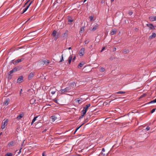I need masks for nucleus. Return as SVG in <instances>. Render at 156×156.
Returning a JSON list of instances; mask_svg holds the SVG:
<instances>
[{"mask_svg": "<svg viewBox=\"0 0 156 156\" xmlns=\"http://www.w3.org/2000/svg\"><path fill=\"white\" fill-rule=\"evenodd\" d=\"M156 103V98L155 99L151 101L150 102L148 103L147 104H152V103Z\"/></svg>", "mask_w": 156, "mask_h": 156, "instance_id": "4be33fe9", "label": "nucleus"}, {"mask_svg": "<svg viewBox=\"0 0 156 156\" xmlns=\"http://www.w3.org/2000/svg\"><path fill=\"white\" fill-rule=\"evenodd\" d=\"M32 2H31L29 4V5H28V6H29V7H30V5H31V3H32Z\"/></svg>", "mask_w": 156, "mask_h": 156, "instance_id": "4d7b16f0", "label": "nucleus"}, {"mask_svg": "<svg viewBox=\"0 0 156 156\" xmlns=\"http://www.w3.org/2000/svg\"><path fill=\"white\" fill-rule=\"evenodd\" d=\"M128 13L130 16H131L133 14V12L131 11H129V12Z\"/></svg>", "mask_w": 156, "mask_h": 156, "instance_id": "a18cd8bd", "label": "nucleus"}, {"mask_svg": "<svg viewBox=\"0 0 156 156\" xmlns=\"http://www.w3.org/2000/svg\"><path fill=\"white\" fill-rule=\"evenodd\" d=\"M15 142L14 141H12L8 143L7 146L9 147L13 146L15 145Z\"/></svg>", "mask_w": 156, "mask_h": 156, "instance_id": "ddd939ff", "label": "nucleus"}, {"mask_svg": "<svg viewBox=\"0 0 156 156\" xmlns=\"http://www.w3.org/2000/svg\"><path fill=\"white\" fill-rule=\"evenodd\" d=\"M64 61V59L63 58V55L62 54L61 56V58L60 59V60L59 61L60 62H61L62 61Z\"/></svg>", "mask_w": 156, "mask_h": 156, "instance_id": "c9c22d12", "label": "nucleus"}, {"mask_svg": "<svg viewBox=\"0 0 156 156\" xmlns=\"http://www.w3.org/2000/svg\"><path fill=\"white\" fill-rule=\"evenodd\" d=\"M76 85V83L75 82H72L70 84V86L69 87H72L73 88H74L75 87Z\"/></svg>", "mask_w": 156, "mask_h": 156, "instance_id": "a211bd4d", "label": "nucleus"}, {"mask_svg": "<svg viewBox=\"0 0 156 156\" xmlns=\"http://www.w3.org/2000/svg\"><path fill=\"white\" fill-rule=\"evenodd\" d=\"M29 8V6H27L25 8V9L23 10V11L22 13V14H23V13H24V12H25L27 11V10Z\"/></svg>", "mask_w": 156, "mask_h": 156, "instance_id": "393cba45", "label": "nucleus"}, {"mask_svg": "<svg viewBox=\"0 0 156 156\" xmlns=\"http://www.w3.org/2000/svg\"><path fill=\"white\" fill-rule=\"evenodd\" d=\"M92 47H93V45H91L89 47V48H92Z\"/></svg>", "mask_w": 156, "mask_h": 156, "instance_id": "13d9d810", "label": "nucleus"}, {"mask_svg": "<svg viewBox=\"0 0 156 156\" xmlns=\"http://www.w3.org/2000/svg\"><path fill=\"white\" fill-rule=\"evenodd\" d=\"M105 49V47H103L102 49L101 50V52H102Z\"/></svg>", "mask_w": 156, "mask_h": 156, "instance_id": "6e6d98bb", "label": "nucleus"}, {"mask_svg": "<svg viewBox=\"0 0 156 156\" xmlns=\"http://www.w3.org/2000/svg\"><path fill=\"white\" fill-rule=\"evenodd\" d=\"M150 129V127L148 126H147L146 128V130H147V131H148Z\"/></svg>", "mask_w": 156, "mask_h": 156, "instance_id": "37998d69", "label": "nucleus"}, {"mask_svg": "<svg viewBox=\"0 0 156 156\" xmlns=\"http://www.w3.org/2000/svg\"><path fill=\"white\" fill-rule=\"evenodd\" d=\"M85 50V49L84 48L81 49L79 52V55L80 56H83Z\"/></svg>", "mask_w": 156, "mask_h": 156, "instance_id": "20e7f679", "label": "nucleus"}, {"mask_svg": "<svg viewBox=\"0 0 156 156\" xmlns=\"http://www.w3.org/2000/svg\"><path fill=\"white\" fill-rule=\"evenodd\" d=\"M147 26L149 27L150 30H155L154 27L152 24H147Z\"/></svg>", "mask_w": 156, "mask_h": 156, "instance_id": "0eeeda50", "label": "nucleus"}, {"mask_svg": "<svg viewBox=\"0 0 156 156\" xmlns=\"http://www.w3.org/2000/svg\"><path fill=\"white\" fill-rule=\"evenodd\" d=\"M68 24L69 25H71L72 23L73 22V19L70 17H68Z\"/></svg>", "mask_w": 156, "mask_h": 156, "instance_id": "f8f14e48", "label": "nucleus"}, {"mask_svg": "<svg viewBox=\"0 0 156 156\" xmlns=\"http://www.w3.org/2000/svg\"><path fill=\"white\" fill-rule=\"evenodd\" d=\"M23 80V77L22 76H20L17 80V82L18 83H20L22 82Z\"/></svg>", "mask_w": 156, "mask_h": 156, "instance_id": "6e6552de", "label": "nucleus"}, {"mask_svg": "<svg viewBox=\"0 0 156 156\" xmlns=\"http://www.w3.org/2000/svg\"><path fill=\"white\" fill-rule=\"evenodd\" d=\"M156 109V108H154V109H152L151 111V113H152L153 112H154L155 111Z\"/></svg>", "mask_w": 156, "mask_h": 156, "instance_id": "79ce46f5", "label": "nucleus"}, {"mask_svg": "<svg viewBox=\"0 0 156 156\" xmlns=\"http://www.w3.org/2000/svg\"><path fill=\"white\" fill-rule=\"evenodd\" d=\"M116 48H114L113 49V51H116Z\"/></svg>", "mask_w": 156, "mask_h": 156, "instance_id": "864d4df0", "label": "nucleus"}, {"mask_svg": "<svg viewBox=\"0 0 156 156\" xmlns=\"http://www.w3.org/2000/svg\"><path fill=\"white\" fill-rule=\"evenodd\" d=\"M36 100L34 99H31L30 100V103L31 104H34V102Z\"/></svg>", "mask_w": 156, "mask_h": 156, "instance_id": "a878e982", "label": "nucleus"}, {"mask_svg": "<svg viewBox=\"0 0 156 156\" xmlns=\"http://www.w3.org/2000/svg\"><path fill=\"white\" fill-rule=\"evenodd\" d=\"M2 134V132H1V133H0V135H1V134Z\"/></svg>", "mask_w": 156, "mask_h": 156, "instance_id": "774afa93", "label": "nucleus"}, {"mask_svg": "<svg viewBox=\"0 0 156 156\" xmlns=\"http://www.w3.org/2000/svg\"><path fill=\"white\" fill-rule=\"evenodd\" d=\"M84 115L82 114V115L80 117L79 119H80L83 118V117Z\"/></svg>", "mask_w": 156, "mask_h": 156, "instance_id": "de8ad7c7", "label": "nucleus"}, {"mask_svg": "<svg viewBox=\"0 0 156 156\" xmlns=\"http://www.w3.org/2000/svg\"><path fill=\"white\" fill-rule=\"evenodd\" d=\"M93 18V17L92 16H89V19H90V22H91L92 21Z\"/></svg>", "mask_w": 156, "mask_h": 156, "instance_id": "ea45409f", "label": "nucleus"}, {"mask_svg": "<svg viewBox=\"0 0 156 156\" xmlns=\"http://www.w3.org/2000/svg\"><path fill=\"white\" fill-rule=\"evenodd\" d=\"M156 36V34L154 33H153L149 37V39L150 40L152 39L153 38H154Z\"/></svg>", "mask_w": 156, "mask_h": 156, "instance_id": "4468645a", "label": "nucleus"}, {"mask_svg": "<svg viewBox=\"0 0 156 156\" xmlns=\"http://www.w3.org/2000/svg\"><path fill=\"white\" fill-rule=\"evenodd\" d=\"M129 51L128 50L125 49L123 51V53L125 54H126L129 52Z\"/></svg>", "mask_w": 156, "mask_h": 156, "instance_id": "c85d7f7f", "label": "nucleus"}, {"mask_svg": "<svg viewBox=\"0 0 156 156\" xmlns=\"http://www.w3.org/2000/svg\"><path fill=\"white\" fill-rule=\"evenodd\" d=\"M125 93L126 92H125L122 91H119L116 93L117 94H125Z\"/></svg>", "mask_w": 156, "mask_h": 156, "instance_id": "bb28decb", "label": "nucleus"}, {"mask_svg": "<svg viewBox=\"0 0 156 156\" xmlns=\"http://www.w3.org/2000/svg\"><path fill=\"white\" fill-rule=\"evenodd\" d=\"M54 37H55L54 40H56L58 38V36H54Z\"/></svg>", "mask_w": 156, "mask_h": 156, "instance_id": "09e8293b", "label": "nucleus"}, {"mask_svg": "<svg viewBox=\"0 0 156 156\" xmlns=\"http://www.w3.org/2000/svg\"><path fill=\"white\" fill-rule=\"evenodd\" d=\"M8 122V120L7 119H6V120H4V122H2L1 127V128L2 129H4L5 128V126L7 125V123Z\"/></svg>", "mask_w": 156, "mask_h": 156, "instance_id": "7ed1b4c3", "label": "nucleus"}, {"mask_svg": "<svg viewBox=\"0 0 156 156\" xmlns=\"http://www.w3.org/2000/svg\"><path fill=\"white\" fill-rule=\"evenodd\" d=\"M30 0H28V1L26 2V4H27L30 1Z\"/></svg>", "mask_w": 156, "mask_h": 156, "instance_id": "bf43d9fd", "label": "nucleus"}, {"mask_svg": "<svg viewBox=\"0 0 156 156\" xmlns=\"http://www.w3.org/2000/svg\"><path fill=\"white\" fill-rule=\"evenodd\" d=\"M149 19L151 21H156V16H151L149 17Z\"/></svg>", "mask_w": 156, "mask_h": 156, "instance_id": "423d86ee", "label": "nucleus"}, {"mask_svg": "<svg viewBox=\"0 0 156 156\" xmlns=\"http://www.w3.org/2000/svg\"><path fill=\"white\" fill-rule=\"evenodd\" d=\"M72 55H70L68 58V63L69 64H70L72 59Z\"/></svg>", "mask_w": 156, "mask_h": 156, "instance_id": "412c9836", "label": "nucleus"}, {"mask_svg": "<svg viewBox=\"0 0 156 156\" xmlns=\"http://www.w3.org/2000/svg\"><path fill=\"white\" fill-rule=\"evenodd\" d=\"M23 58H21L20 59H18V60L15 61L14 62V63H13L14 64H16L17 63H18L21 62L22 61H23Z\"/></svg>", "mask_w": 156, "mask_h": 156, "instance_id": "6ab92c4d", "label": "nucleus"}, {"mask_svg": "<svg viewBox=\"0 0 156 156\" xmlns=\"http://www.w3.org/2000/svg\"><path fill=\"white\" fill-rule=\"evenodd\" d=\"M68 30H66L65 32L62 35V37H63L64 38H66L68 36Z\"/></svg>", "mask_w": 156, "mask_h": 156, "instance_id": "9b49d317", "label": "nucleus"}, {"mask_svg": "<svg viewBox=\"0 0 156 156\" xmlns=\"http://www.w3.org/2000/svg\"><path fill=\"white\" fill-rule=\"evenodd\" d=\"M84 124L83 123L80 126H79V127H77L76 129V132L78 130L80 127H81V126L83 124Z\"/></svg>", "mask_w": 156, "mask_h": 156, "instance_id": "58836bf2", "label": "nucleus"}, {"mask_svg": "<svg viewBox=\"0 0 156 156\" xmlns=\"http://www.w3.org/2000/svg\"><path fill=\"white\" fill-rule=\"evenodd\" d=\"M84 28L82 27L80 29V33H82V32H83L84 31Z\"/></svg>", "mask_w": 156, "mask_h": 156, "instance_id": "2f4dec72", "label": "nucleus"}, {"mask_svg": "<svg viewBox=\"0 0 156 156\" xmlns=\"http://www.w3.org/2000/svg\"><path fill=\"white\" fill-rule=\"evenodd\" d=\"M83 64H82L81 63H79L78 66V68H80V67H82L83 66Z\"/></svg>", "mask_w": 156, "mask_h": 156, "instance_id": "473e14b6", "label": "nucleus"}, {"mask_svg": "<svg viewBox=\"0 0 156 156\" xmlns=\"http://www.w3.org/2000/svg\"><path fill=\"white\" fill-rule=\"evenodd\" d=\"M22 149V148H21L19 151L18 152V154H20L21 152V149Z\"/></svg>", "mask_w": 156, "mask_h": 156, "instance_id": "49530a36", "label": "nucleus"}, {"mask_svg": "<svg viewBox=\"0 0 156 156\" xmlns=\"http://www.w3.org/2000/svg\"><path fill=\"white\" fill-rule=\"evenodd\" d=\"M54 101L55 103H56L58 104H59V103L58 102V99H55V100H54Z\"/></svg>", "mask_w": 156, "mask_h": 156, "instance_id": "4c0bfd02", "label": "nucleus"}, {"mask_svg": "<svg viewBox=\"0 0 156 156\" xmlns=\"http://www.w3.org/2000/svg\"><path fill=\"white\" fill-rule=\"evenodd\" d=\"M68 49L69 50H70V49H71V47H70Z\"/></svg>", "mask_w": 156, "mask_h": 156, "instance_id": "052dcab7", "label": "nucleus"}, {"mask_svg": "<svg viewBox=\"0 0 156 156\" xmlns=\"http://www.w3.org/2000/svg\"><path fill=\"white\" fill-rule=\"evenodd\" d=\"M26 3L24 5V6H23V7H25V6L26 5Z\"/></svg>", "mask_w": 156, "mask_h": 156, "instance_id": "338daca9", "label": "nucleus"}, {"mask_svg": "<svg viewBox=\"0 0 156 156\" xmlns=\"http://www.w3.org/2000/svg\"><path fill=\"white\" fill-rule=\"evenodd\" d=\"M116 33V30L115 29L112 30L111 32V34L112 35H114Z\"/></svg>", "mask_w": 156, "mask_h": 156, "instance_id": "5701e85b", "label": "nucleus"}, {"mask_svg": "<svg viewBox=\"0 0 156 156\" xmlns=\"http://www.w3.org/2000/svg\"><path fill=\"white\" fill-rule=\"evenodd\" d=\"M146 95V94H143L142 95H141L140 96V98H143L144 96H145Z\"/></svg>", "mask_w": 156, "mask_h": 156, "instance_id": "c03bdc74", "label": "nucleus"}, {"mask_svg": "<svg viewBox=\"0 0 156 156\" xmlns=\"http://www.w3.org/2000/svg\"><path fill=\"white\" fill-rule=\"evenodd\" d=\"M98 27V24H96L91 29V30L94 31L97 29Z\"/></svg>", "mask_w": 156, "mask_h": 156, "instance_id": "dca6fc26", "label": "nucleus"}, {"mask_svg": "<svg viewBox=\"0 0 156 156\" xmlns=\"http://www.w3.org/2000/svg\"><path fill=\"white\" fill-rule=\"evenodd\" d=\"M87 0H84L83 1V3L85 2Z\"/></svg>", "mask_w": 156, "mask_h": 156, "instance_id": "680f3d73", "label": "nucleus"}, {"mask_svg": "<svg viewBox=\"0 0 156 156\" xmlns=\"http://www.w3.org/2000/svg\"><path fill=\"white\" fill-rule=\"evenodd\" d=\"M114 1V0H111V2H113Z\"/></svg>", "mask_w": 156, "mask_h": 156, "instance_id": "0e129e2a", "label": "nucleus"}, {"mask_svg": "<svg viewBox=\"0 0 156 156\" xmlns=\"http://www.w3.org/2000/svg\"><path fill=\"white\" fill-rule=\"evenodd\" d=\"M83 109L84 110H85V111L87 112V108H84L83 107Z\"/></svg>", "mask_w": 156, "mask_h": 156, "instance_id": "8fccbe9b", "label": "nucleus"}, {"mask_svg": "<svg viewBox=\"0 0 156 156\" xmlns=\"http://www.w3.org/2000/svg\"><path fill=\"white\" fill-rule=\"evenodd\" d=\"M75 58H76V57L75 56H74V57L72 59V61L73 62L74 61V60L75 59Z\"/></svg>", "mask_w": 156, "mask_h": 156, "instance_id": "5fc2aeb1", "label": "nucleus"}, {"mask_svg": "<svg viewBox=\"0 0 156 156\" xmlns=\"http://www.w3.org/2000/svg\"><path fill=\"white\" fill-rule=\"evenodd\" d=\"M10 101V99L9 98H7L3 103V105H7Z\"/></svg>", "mask_w": 156, "mask_h": 156, "instance_id": "1a4fd4ad", "label": "nucleus"}, {"mask_svg": "<svg viewBox=\"0 0 156 156\" xmlns=\"http://www.w3.org/2000/svg\"><path fill=\"white\" fill-rule=\"evenodd\" d=\"M12 156V153H7L5 155V156Z\"/></svg>", "mask_w": 156, "mask_h": 156, "instance_id": "c756f323", "label": "nucleus"}, {"mask_svg": "<svg viewBox=\"0 0 156 156\" xmlns=\"http://www.w3.org/2000/svg\"><path fill=\"white\" fill-rule=\"evenodd\" d=\"M71 90L70 87H67L66 88L63 89H61L59 91V93L61 94H62L64 93H68Z\"/></svg>", "mask_w": 156, "mask_h": 156, "instance_id": "f257e3e1", "label": "nucleus"}, {"mask_svg": "<svg viewBox=\"0 0 156 156\" xmlns=\"http://www.w3.org/2000/svg\"><path fill=\"white\" fill-rule=\"evenodd\" d=\"M100 156H107V154L103 152H101L100 154Z\"/></svg>", "mask_w": 156, "mask_h": 156, "instance_id": "cd10ccee", "label": "nucleus"}, {"mask_svg": "<svg viewBox=\"0 0 156 156\" xmlns=\"http://www.w3.org/2000/svg\"><path fill=\"white\" fill-rule=\"evenodd\" d=\"M38 116L35 117L33 119L31 122V125H32L35 122L36 119L38 118Z\"/></svg>", "mask_w": 156, "mask_h": 156, "instance_id": "aec40b11", "label": "nucleus"}, {"mask_svg": "<svg viewBox=\"0 0 156 156\" xmlns=\"http://www.w3.org/2000/svg\"><path fill=\"white\" fill-rule=\"evenodd\" d=\"M90 104H88L86 105L84 107V108H88L90 106Z\"/></svg>", "mask_w": 156, "mask_h": 156, "instance_id": "7c9ffc66", "label": "nucleus"}, {"mask_svg": "<svg viewBox=\"0 0 156 156\" xmlns=\"http://www.w3.org/2000/svg\"><path fill=\"white\" fill-rule=\"evenodd\" d=\"M57 34V31L56 30H54L53 31V33L52 34V35L53 36H55Z\"/></svg>", "mask_w": 156, "mask_h": 156, "instance_id": "b1692460", "label": "nucleus"}, {"mask_svg": "<svg viewBox=\"0 0 156 156\" xmlns=\"http://www.w3.org/2000/svg\"><path fill=\"white\" fill-rule=\"evenodd\" d=\"M34 76V74L33 72H31L29 74L28 79V80H30L32 78H33Z\"/></svg>", "mask_w": 156, "mask_h": 156, "instance_id": "9d476101", "label": "nucleus"}, {"mask_svg": "<svg viewBox=\"0 0 156 156\" xmlns=\"http://www.w3.org/2000/svg\"><path fill=\"white\" fill-rule=\"evenodd\" d=\"M23 116V113L22 112V113L20 114L19 115L17 116L16 118V119L19 120Z\"/></svg>", "mask_w": 156, "mask_h": 156, "instance_id": "2eb2a0df", "label": "nucleus"}, {"mask_svg": "<svg viewBox=\"0 0 156 156\" xmlns=\"http://www.w3.org/2000/svg\"><path fill=\"white\" fill-rule=\"evenodd\" d=\"M41 63L42 64H43V65H45L46 66H47L48 65L49 63V61L48 60H47V61L43 60L42 61H41Z\"/></svg>", "mask_w": 156, "mask_h": 156, "instance_id": "39448f33", "label": "nucleus"}, {"mask_svg": "<svg viewBox=\"0 0 156 156\" xmlns=\"http://www.w3.org/2000/svg\"><path fill=\"white\" fill-rule=\"evenodd\" d=\"M76 132V130H75V131L74 132V134H75Z\"/></svg>", "mask_w": 156, "mask_h": 156, "instance_id": "69168bd1", "label": "nucleus"}, {"mask_svg": "<svg viewBox=\"0 0 156 156\" xmlns=\"http://www.w3.org/2000/svg\"><path fill=\"white\" fill-rule=\"evenodd\" d=\"M105 69L103 67H101L100 70V71L101 72H104L105 71Z\"/></svg>", "mask_w": 156, "mask_h": 156, "instance_id": "72a5a7b5", "label": "nucleus"}, {"mask_svg": "<svg viewBox=\"0 0 156 156\" xmlns=\"http://www.w3.org/2000/svg\"><path fill=\"white\" fill-rule=\"evenodd\" d=\"M102 151L103 152H104L105 151V150L104 148H103L102 149Z\"/></svg>", "mask_w": 156, "mask_h": 156, "instance_id": "3c124183", "label": "nucleus"}, {"mask_svg": "<svg viewBox=\"0 0 156 156\" xmlns=\"http://www.w3.org/2000/svg\"><path fill=\"white\" fill-rule=\"evenodd\" d=\"M42 156H44V153H43L42 154Z\"/></svg>", "mask_w": 156, "mask_h": 156, "instance_id": "e2e57ef3", "label": "nucleus"}, {"mask_svg": "<svg viewBox=\"0 0 156 156\" xmlns=\"http://www.w3.org/2000/svg\"><path fill=\"white\" fill-rule=\"evenodd\" d=\"M56 92V90H52L51 91V93L52 94V95H53Z\"/></svg>", "mask_w": 156, "mask_h": 156, "instance_id": "a19ab883", "label": "nucleus"}, {"mask_svg": "<svg viewBox=\"0 0 156 156\" xmlns=\"http://www.w3.org/2000/svg\"><path fill=\"white\" fill-rule=\"evenodd\" d=\"M90 41V40H86L84 41V43L85 44H88L89 42Z\"/></svg>", "mask_w": 156, "mask_h": 156, "instance_id": "e433bc0d", "label": "nucleus"}, {"mask_svg": "<svg viewBox=\"0 0 156 156\" xmlns=\"http://www.w3.org/2000/svg\"><path fill=\"white\" fill-rule=\"evenodd\" d=\"M17 69L16 68H14L12 70L10 71L8 73V75L9 76L11 77L12 76V74L17 70Z\"/></svg>", "mask_w": 156, "mask_h": 156, "instance_id": "f03ea898", "label": "nucleus"}, {"mask_svg": "<svg viewBox=\"0 0 156 156\" xmlns=\"http://www.w3.org/2000/svg\"><path fill=\"white\" fill-rule=\"evenodd\" d=\"M81 113H82V114L83 115H84L86 114V112L83 109H83L81 111Z\"/></svg>", "mask_w": 156, "mask_h": 156, "instance_id": "f704fd0d", "label": "nucleus"}, {"mask_svg": "<svg viewBox=\"0 0 156 156\" xmlns=\"http://www.w3.org/2000/svg\"><path fill=\"white\" fill-rule=\"evenodd\" d=\"M51 119L53 122L55 121L57 119V117L55 116H52L50 117Z\"/></svg>", "mask_w": 156, "mask_h": 156, "instance_id": "f3484780", "label": "nucleus"}, {"mask_svg": "<svg viewBox=\"0 0 156 156\" xmlns=\"http://www.w3.org/2000/svg\"><path fill=\"white\" fill-rule=\"evenodd\" d=\"M22 90L21 89L20 91V95H21V94L22 93Z\"/></svg>", "mask_w": 156, "mask_h": 156, "instance_id": "603ef678", "label": "nucleus"}]
</instances>
